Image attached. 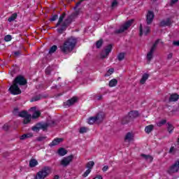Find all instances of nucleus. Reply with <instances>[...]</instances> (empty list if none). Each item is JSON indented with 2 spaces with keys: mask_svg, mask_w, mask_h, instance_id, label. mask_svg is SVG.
<instances>
[{
  "mask_svg": "<svg viewBox=\"0 0 179 179\" xmlns=\"http://www.w3.org/2000/svg\"><path fill=\"white\" fill-rule=\"evenodd\" d=\"M103 99V95L98 96L97 100H101Z\"/></svg>",
  "mask_w": 179,
  "mask_h": 179,
  "instance_id": "obj_62",
  "label": "nucleus"
},
{
  "mask_svg": "<svg viewBox=\"0 0 179 179\" xmlns=\"http://www.w3.org/2000/svg\"><path fill=\"white\" fill-rule=\"evenodd\" d=\"M72 162H73V155H71L63 157L60 161V165H62V167H68V166H69Z\"/></svg>",
  "mask_w": 179,
  "mask_h": 179,
  "instance_id": "obj_7",
  "label": "nucleus"
},
{
  "mask_svg": "<svg viewBox=\"0 0 179 179\" xmlns=\"http://www.w3.org/2000/svg\"><path fill=\"white\" fill-rule=\"evenodd\" d=\"M76 43H78L76 38L71 36L67 38L64 43L59 46L60 50L63 54H70V52L73 51L75 47H76Z\"/></svg>",
  "mask_w": 179,
  "mask_h": 179,
  "instance_id": "obj_2",
  "label": "nucleus"
},
{
  "mask_svg": "<svg viewBox=\"0 0 179 179\" xmlns=\"http://www.w3.org/2000/svg\"><path fill=\"white\" fill-rule=\"evenodd\" d=\"M117 5H118V2H117V0H115L112 2V8H115V6H117Z\"/></svg>",
  "mask_w": 179,
  "mask_h": 179,
  "instance_id": "obj_54",
  "label": "nucleus"
},
{
  "mask_svg": "<svg viewBox=\"0 0 179 179\" xmlns=\"http://www.w3.org/2000/svg\"><path fill=\"white\" fill-rule=\"evenodd\" d=\"M173 45H175L176 47H178L179 46V41H174L173 42Z\"/></svg>",
  "mask_w": 179,
  "mask_h": 179,
  "instance_id": "obj_55",
  "label": "nucleus"
},
{
  "mask_svg": "<svg viewBox=\"0 0 179 179\" xmlns=\"http://www.w3.org/2000/svg\"><path fill=\"white\" fill-rule=\"evenodd\" d=\"M82 1H83V0H81L80 1L76 3V8H78V6H79V5H80V3H82Z\"/></svg>",
  "mask_w": 179,
  "mask_h": 179,
  "instance_id": "obj_61",
  "label": "nucleus"
},
{
  "mask_svg": "<svg viewBox=\"0 0 179 179\" xmlns=\"http://www.w3.org/2000/svg\"><path fill=\"white\" fill-rule=\"evenodd\" d=\"M179 99V95L178 94H172L169 97V101H178Z\"/></svg>",
  "mask_w": 179,
  "mask_h": 179,
  "instance_id": "obj_18",
  "label": "nucleus"
},
{
  "mask_svg": "<svg viewBox=\"0 0 179 179\" xmlns=\"http://www.w3.org/2000/svg\"><path fill=\"white\" fill-rule=\"evenodd\" d=\"M29 115H30V114L27 113V111L22 110V111L20 112L17 117H21L22 118H25L26 117H27Z\"/></svg>",
  "mask_w": 179,
  "mask_h": 179,
  "instance_id": "obj_26",
  "label": "nucleus"
},
{
  "mask_svg": "<svg viewBox=\"0 0 179 179\" xmlns=\"http://www.w3.org/2000/svg\"><path fill=\"white\" fill-rule=\"evenodd\" d=\"M166 122H167V120H161L160 122H159L157 123V126H158V127H162V125H164V124H166Z\"/></svg>",
  "mask_w": 179,
  "mask_h": 179,
  "instance_id": "obj_42",
  "label": "nucleus"
},
{
  "mask_svg": "<svg viewBox=\"0 0 179 179\" xmlns=\"http://www.w3.org/2000/svg\"><path fill=\"white\" fill-rule=\"evenodd\" d=\"M159 43H160V39H157L154 43V44L151 47L150 51L147 54V59H148V61H149V62H150V61H152V59H153V52H155V51H156V48H157V45L159 44Z\"/></svg>",
  "mask_w": 179,
  "mask_h": 179,
  "instance_id": "obj_5",
  "label": "nucleus"
},
{
  "mask_svg": "<svg viewBox=\"0 0 179 179\" xmlns=\"http://www.w3.org/2000/svg\"><path fill=\"white\" fill-rule=\"evenodd\" d=\"M9 125H8V124H5L3 126V129H4V131H8L9 130Z\"/></svg>",
  "mask_w": 179,
  "mask_h": 179,
  "instance_id": "obj_53",
  "label": "nucleus"
},
{
  "mask_svg": "<svg viewBox=\"0 0 179 179\" xmlns=\"http://www.w3.org/2000/svg\"><path fill=\"white\" fill-rule=\"evenodd\" d=\"M113 73H114V69H108V73H109V75H111Z\"/></svg>",
  "mask_w": 179,
  "mask_h": 179,
  "instance_id": "obj_58",
  "label": "nucleus"
},
{
  "mask_svg": "<svg viewBox=\"0 0 179 179\" xmlns=\"http://www.w3.org/2000/svg\"><path fill=\"white\" fill-rule=\"evenodd\" d=\"M40 100V96H35L31 99V103H33V101H38Z\"/></svg>",
  "mask_w": 179,
  "mask_h": 179,
  "instance_id": "obj_51",
  "label": "nucleus"
},
{
  "mask_svg": "<svg viewBox=\"0 0 179 179\" xmlns=\"http://www.w3.org/2000/svg\"><path fill=\"white\" fill-rule=\"evenodd\" d=\"M38 124H36V126H34L32 127V131H34L35 132H37L38 131H40V126H38Z\"/></svg>",
  "mask_w": 179,
  "mask_h": 179,
  "instance_id": "obj_47",
  "label": "nucleus"
},
{
  "mask_svg": "<svg viewBox=\"0 0 179 179\" xmlns=\"http://www.w3.org/2000/svg\"><path fill=\"white\" fill-rule=\"evenodd\" d=\"M177 2H178V0H171V6H173V5H174L175 3H177Z\"/></svg>",
  "mask_w": 179,
  "mask_h": 179,
  "instance_id": "obj_57",
  "label": "nucleus"
},
{
  "mask_svg": "<svg viewBox=\"0 0 179 179\" xmlns=\"http://www.w3.org/2000/svg\"><path fill=\"white\" fill-rule=\"evenodd\" d=\"M40 115H41V113H40V111L38 110H36L32 115L31 118H33V120H36V118H38Z\"/></svg>",
  "mask_w": 179,
  "mask_h": 179,
  "instance_id": "obj_34",
  "label": "nucleus"
},
{
  "mask_svg": "<svg viewBox=\"0 0 179 179\" xmlns=\"http://www.w3.org/2000/svg\"><path fill=\"white\" fill-rule=\"evenodd\" d=\"M153 128H154V126L152 124L146 126L145 128V132H146V134H149L150 132L153 131Z\"/></svg>",
  "mask_w": 179,
  "mask_h": 179,
  "instance_id": "obj_29",
  "label": "nucleus"
},
{
  "mask_svg": "<svg viewBox=\"0 0 179 179\" xmlns=\"http://www.w3.org/2000/svg\"><path fill=\"white\" fill-rule=\"evenodd\" d=\"M118 83V80L117 79L113 78L109 82V86L110 87H114L115 86H117Z\"/></svg>",
  "mask_w": 179,
  "mask_h": 179,
  "instance_id": "obj_27",
  "label": "nucleus"
},
{
  "mask_svg": "<svg viewBox=\"0 0 179 179\" xmlns=\"http://www.w3.org/2000/svg\"><path fill=\"white\" fill-rule=\"evenodd\" d=\"M96 121H97L96 116L91 117L88 119V124H90V125H93V124L96 122Z\"/></svg>",
  "mask_w": 179,
  "mask_h": 179,
  "instance_id": "obj_31",
  "label": "nucleus"
},
{
  "mask_svg": "<svg viewBox=\"0 0 179 179\" xmlns=\"http://www.w3.org/2000/svg\"><path fill=\"white\" fill-rule=\"evenodd\" d=\"M132 139H134V135L132 133L128 132L124 137L125 142H131Z\"/></svg>",
  "mask_w": 179,
  "mask_h": 179,
  "instance_id": "obj_17",
  "label": "nucleus"
},
{
  "mask_svg": "<svg viewBox=\"0 0 179 179\" xmlns=\"http://www.w3.org/2000/svg\"><path fill=\"white\" fill-rule=\"evenodd\" d=\"M111 50H113V46L111 45H108L105 50H102L101 52V58L104 59V58H107L110 52H111Z\"/></svg>",
  "mask_w": 179,
  "mask_h": 179,
  "instance_id": "obj_10",
  "label": "nucleus"
},
{
  "mask_svg": "<svg viewBox=\"0 0 179 179\" xmlns=\"http://www.w3.org/2000/svg\"><path fill=\"white\" fill-rule=\"evenodd\" d=\"M92 172V170L90 169H87L84 174L83 175V177H87L89 176V174H90V173Z\"/></svg>",
  "mask_w": 179,
  "mask_h": 179,
  "instance_id": "obj_46",
  "label": "nucleus"
},
{
  "mask_svg": "<svg viewBox=\"0 0 179 179\" xmlns=\"http://www.w3.org/2000/svg\"><path fill=\"white\" fill-rule=\"evenodd\" d=\"M62 141H64L63 138H55L49 144V146H50V148H52V146H57V145H59Z\"/></svg>",
  "mask_w": 179,
  "mask_h": 179,
  "instance_id": "obj_14",
  "label": "nucleus"
},
{
  "mask_svg": "<svg viewBox=\"0 0 179 179\" xmlns=\"http://www.w3.org/2000/svg\"><path fill=\"white\" fill-rule=\"evenodd\" d=\"M13 83L17 85L18 86H24V85H27V80L24 79L23 76H17L14 80L13 81Z\"/></svg>",
  "mask_w": 179,
  "mask_h": 179,
  "instance_id": "obj_9",
  "label": "nucleus"
},
{
  "mask_svg": "<svg viewBox=\"0 0 179 179\" xmlns=\"http://www.w3.org/2000/svg\"><path fill=\"white\" fill-rule=\"evenodd\" d=\"M107 170H108V166H104L103 168H102V171H103V173H106V171H107Z\"/></svg>",
  "mask_w": 179,
  "mask_h": 179,
  "instance_id": "obj_56",
  "label": "nucleus"
},
{
  "mask_svg": "<svg viewBox=\"0 0 179 179\" xmlns=\"http://www.w3.org/2000/svg\"><path fill=\"white\" fill-rule=\"evenodd\" d=\"M132 23H134V20L127 21L122 25L119 29L115 31V34H121V33H124L125 30H128V29L132 26Z\"/></svg>",
  "mask_w": 179,
  "mask_h": 179,
  "instance_id": "obj_4",
  "label": "nucleus"
},
{
  "mask_svg": "<svg viewBox=\"0 0 179 179\" xmlns=\"http://www.w3.org/2000/svg\"><path fill=\"white\" fill-rule=\"evenodd\" d=\"M169 153H176V148H174V146L171 147L169 150Z\"/></svg>",
  "mask_w": 179,
  "mask_h": 179,
  "instance_id": "obj_52",
  "label": "nucleus"
},
{
  "mask_svg": "<svg viewBox=\"0 0 179 179\" xmlns=\"http://www.w3.org/2000/svg\"><path fill=\"white\" fill-rule=\"evenodd\" d=\"M46 123L48 127H55V125H57V123H55V121L54 120H49Z\"/></svg>",
  "mask_w": 179,
  "mask_h": 179,
  "instance_id": "obj_37",
  "label": "nucleus"
},
{
  "mask_svg": "<svg viewBox=\"0 0 179 179\" xmlns=\"http://www.w3.org/2000/svg\"><path fill=\"white\" fill-rule=\"evenodd\" d=\"M21 54H22V52L20 50L13 52V55L15 57H20L21 55Z\"/></svg>",
  "mask_w": 179,
  "mask_h": 179,
  "instance_id": "obj_43",
  "label": "nucleus"
},
{
  "mask_svg": "<svg viewBox=\"0 0 179 179\" xmlns=\"http://www.w3.org/2000/svg\"><path fill=\"white\" fill-rule=\"evenodd\" d=\"M45 139H47L46 136H39L36 138V141H38V142H43V141H45Z\"/></svg>",
  "mask_w": 179,
  "mask_h": 179,
  "instance_id": "obj_41",
  "label": "nucleus"
},
{
  "mask_svg": "<svg viewBox=\"0 0 179 179\" xmlns=\"http://www.w3.org/2000/svg\"><path fill=\"white\" fill-rule=\"evenodd\" d=\"M173 58V53H169L168 55L167 59H171Z\"/></svg>",
  "mask_w": 179,
  "mask_h": 179,
  "instance_id": "obj_59",
  "label": "nucleus"
},
{
  "mask_svg": "<svg viewBox=\"0 0 179 179\" xmlns=\"http://www.w3.org/2000/svg\"><path fill=\"white\" fill-rule=\"evenodd\" d=\"M140 34L139 36L141 37V36H143V27L142 26V24H140Z\"/></svg>",
  "mask_w": 179,
  "mask_h": 179,
  "instance_id": "obj_49",
  "label": "nucleus"
},
{
  "mask_svg": "<svg viewBox=\"0 0 179 179\" xmlns=\"http://www.w3.org/2000/svg\"><path fill=\"white\" fill-rule=\"evenodd\" d=\"M76 101H78V97L73 96V98L64 102V104L66 107H71V106H73V104L76 103Z\"/></svg>",
  "mask_w": 179,
  "mask_h": 179,
  "instance_id": "obj_12",
  "label": "nucleus"
},
{
  "mask_svg": "<svg viewBox=\"0 0 179 179\" xmlns=\"http://www.w3.org/2000/svg\"><path fill=\"white\" fill-rule=\"evenodd\" d=\"M57 153L59 156H65L68 153V150H65L64 148H61L58 150Z\"/></svg>",
  "mask_w": 179,
  "mask_h": 179,
  "instance_id": "obj_20",
  "label": "nucleus"
},
{
  "mask_svg": "<svg viewBox=\"0 0 179 179\" xmlns=\"http://www.w3.org/2000/svg\"><path fill=\"white\" fill-rule=\"evenodd\" d=\"M38 164V162L37 161V159H31L29 161V167L31 168L36 167V166H37Z\"/></svg>",
  "mask_w": 179,
  "mask_h": 179,
  "instance_id": "obj_22",
  "label": "nucleus"
},
{
  "mask_svg": "<svg viewBox=\"0 0 179 179\" xmlns=\"http://www.w3.org/2000/svg\"><path fill=\"white\" fill-rule=\"evenodd\" d=\"M80 134H86L87 132V127H81L79 130Z\"/></svg>",
  "mask_w": 179,
  "mask_h": 179,
  "instance_id": "obj_40",
  "label": "nucleus"
},
{
  "mask_svg": "<svg viewBox=\"0 0 179 179\" xmlns=\"http://www.w3.org/2000/svg\"><path fill=\"white\" fill-rule=\"evenodd\" d=\"M179 171V160H177L172 164L169 169L167 170L168 174L170 176H173V174H176V173H178Z\"/></svg>",
  "mask_w": 179,
  "mask_h": 179,
  "instance_id": "obj_6",
  "label": "nucleus"
},
{
  "mask_svg": "<svg viewBox=\"0 0 179 179\" xmlns=\"http://www.w3.org/2000/svg\"><path fill=\"white\" fill-rule=\"evenodd\" d=\"M31 121V115H28V116L24 117L23 124H30Z\"/></svg>",
  "mask_w": 179,
  "mask_h": 179,
  "instance_id": "obj_24",
  "label": "nucleus"
},
{
  "mask_svg": "<svg viewBox=\"0 0 179 179\" xmlns=\"http://www.w3.org/2000/svg\"><path fill=\"white\" fill-rule=\"evenodd\" d=\"M139 115V112L138 110H133L131 111L129 113V117H130L131 120H134V118H136Z\"/></svg>",
  "mask_w": 179,
  "mask_h": 179,
  "instance_id": "obj_15",
  "label": "nucleus"
},
{
  "mask_svg": "<svg viewBox=\"0 0 179 179\" xmlns=\"http://www.w3.org/2000/svg\"><path fill=\"white\" fill-rule=\"evenodd\" d=\"M13 113L14 115L18 116L20 112H19V108H14V110Z\"/></svg>",
  "mask_w": 179,
  "mask_h": 179,
  "instance_id": "obj_45",
  "label": "nucleus"
},
{
  "mask_svg": "<svg viewBox=\"0 0 179 179\" xmlns=\"http://www.w3.org/2000/svg\"><path fill=\"white\" fill-rule=\"evenodd\" d=\"M52 71V68H51V67H48V68L45 69V73H46V75H50Z\"/></svg>",
  "mask_w": 179,
  "mask_h": 179,
  "instance_id": "obj_44",
  "label": "nucleus"
},
{
  "mask_svg": "<svg viewBox=\"0 0 179 179\" xmlns=\"http://www.w3.org/2000/svg\"><path fill=\"white\" fill-rule=\"evenodd\" d=\"M8 90L10 93H11V94H14V95L20 94L22 93V90L19 87V85L17 84H15L13 82V85L10 87Z\"/></svg>",
  "mask_w": 179,
  "mask_h": 179,
  "instance_id": "obj_8",
  "label": "nucleus"
},
{
  "mask_svg": "<svg viewBox=\"0 0 179 179\" xmlns=\"http://www.w3.org/2000/svg\"><path fill=\"white\" fill-rule=\"evenodd\" d=\"M103 45V39H100L96 41V48H100Z\"/></svg>",
  "mask_w": 179,
  "mask_h": 179,
  "instance_id": "obj_39",
  "label": "nucleus"
},
{
  "mask_svg": "<svg viewBox=\"0 0 179 179\" xmlns=\"http://www.w3.org/2000/svg\"><path fill=\"white\" fill-rule=\"evenodd\" d=\"M5 41H10L12 40V36L10 35H7L4 37Z\"/></svg>",
  "mask_w": 179,
  "mask_h": 179,
  "instance_id": "obj_50",
  "label": "nucleus"
},
{
  "mask_svg": "<svg viewBox=\"0 0 179 179\" xmlns=\"http://www.w3.org/2000/svg\"><path fill=\"white\" fill-rule=\"evenodd\" d=\"M172 23L173 22H171V19L167 18L166 20L161 21L159 26H161V27H164L166 26H171Z\"/></svg>",
  "mask_w": 179,
  "mask_h": 179,
  "instance_id": "obj_13",
  "label": "nucleus"
},
{
  "mask_svg": "<svg viewBox=\"0 0 179 179\" xmlns=\"http://www.w3.org/2000/svg\"><path fill=\"white\" fill-rule=\"evenodd\" d=\"M57 50H58V47L55 45H52L49 50V54H54Z\"/></svg>",
  "mask_w": 179,
  "mask_h": 179,
  "instance_id": "obj_33",
  "label": "nucleus"
},
{
  "mask_svg": "<svg viewBox=\"0 0 179 179\" xmlns=\"http://www.w3.org/2000/svg\"><path fill=\"white\" fill-rule=\"evenodd\" d=\"M173 129H174V127L171 124L168 123V131L169 134H171Z\"/></svg>",
  "mask_w": 179,
  "mask_h": 179,
  "instance_id": "obj_38",
  "label": "nucleus"
},
{
  "mask_svg": "<svg viewBox=\"0 0 179 179\" xmlns=\"http://www.w3.org/2000/svg\"><path fill=\"white\" fill-rule=\"evenodd\" d=\"M149 33H150V27L149 26L144 27V29H143L144 35L146 36L147 34H149Z\"/></svg>",
  "mask_w": 179,
  "mask_h": 179,
  "instance_id": "obj_35",
  "label": "nucleus"
},
{
  "mask_svg": "<svg viewBox=\"0 0 179 179\" xmlns=\"http://www.w3.org/2000/svg\"><path fill=\"white\" fill-rule=\"evenodd\" d=\"M31 110H36V107L31 108Z\"/></svg>",
  "mask_w": 179,
  "mask_h": 179,
  "instance_id": "obj_64",
  "label": "nucleus"
},
{
  "mask_svg": "<svg viewBox=\"0 0 179 179\" xmlns=\"http://www.w3.org/2000/svg\"><path fill=\"white\" fill-rule=\"evenodd\" d=\"M148 79H149V74L148 73H144L142 76V78L140 80V83L141 85H145L146 80H148Z\"/></svg>",
  "mask_w": 179,
  "mask_h": 179,
  "instance_id": "obj_19",
  "label": "nucleus"
},
{
  "mask_svg": "<svg viewBox=\"0 0 179 179\" xmlns=\"http://www.w3.org/2000/svg\"><path fill=\"white\" fill-rule=\"evenodd\" d=\"M53 179H59V176L55 175Z\"/></svg>",
  "mask_w": 179,
  "mask_h": 179,
  "instance_id": "obj_63",
  "label": "nucleus"
},
{
  "mask_svg": "<svg viewBox=\"0 0 179 179\" xmlns=\"http://www.w3.org/2000/svg\"><path fill=\"white\" fill-rule=\"evenodd\" d=\"M94 166V162L93 161L89 162L86 165V167L87 169H88V170H92V169H93Z\"/></svg>",
  "mask_w": 179,
  "mask_h": 179,
  "instance_id": "obj_32",
  "label": "nucleus"
},
{
  "mask_svg": "<svg viewBox=\"0 0 179 179\" xmlns=\"http://www.w3.org/2000/svg\"><path fill=\"white\" fill-rule=\"evenodd\" d=\"M17 17V13H13L9 18H8V22H13Z\"/></svg>",
  "mask_w": 179,
  "mask_h": 179,
  "instance_id": "obj_36",
  "label": "nucleus"
},
{
  "mask_svg": "<svg viewBox=\"0 0 179 179\" xmlns=\"http://www.w3.org/2000/svg\"><path fill=\"white\" fill-rule=\"evenodd\" d=\"M117 59L120 62L124 61V59H125V53L124 52L119 53L117 56Z\"/></svg>",
  "mask_w": 179,
  "mask_h": 179,
  "instance_id": "obj_28",
  "label": "nucleus"
},
{
  "mask_svg": "<svg viewBox=\"0 0 179 179\" xmlns=\"http://www.w3.org/2000/svg\"><path fill=\"white\" fill-rule=\"evenodd\" d=\"M78 15H79V10H76L75 13H73L67 17L66 19H65V16H66V13H63L59 18V20L57 23L56 24V27H59L57 29V32L59 34H62L68 27H69V25L76 19L78 17ZM64 19H65L64 20Z\"/></svg>",
  "mask_w": 179,
  "mask_h": 179,
  "instance_id": "obj_1",
  "label": "nucleus"
},
{
  "mask_svg": "<svg viewBox=\"0 0 179 179\" xmlns=\"http://www.w3.org/2000/svg\"><path fill=\"white\" fill-rule=\"evenodd\" d=\"M32 136H33L32 134L28 133V134H23L22 136H21L20 137V141H24L26 139H29V138H32Z\"/></svg>",
  "mask_w": 179,
  "mask_h": 179,
  "instance_id": "obj_21",
  "label": "nucleus"
},
{
  "mask_svg": "<svg viewBox=\"0 0 179 179\" xmlns=\"http://www.w3.org/2000/svg\"><path fill=\"white\" fill-rule=\"evenodd\" d=\"M95 118H96V121H103V118H104V113H99L96 116Z\"/></svg>",
  "mask_w": 179,
  "mask_h": 179,
  "instance_id": "obj_30",
  "label": "nucleus"
},
{
  "mask_svg": "<svg viewBox=\"0 0 179 179\" xmlns=\"http://www.w3.org/2000/svg\"><path fill=\"white\" fill-rule=\"evenodd\" d=\"M141 157H143L146 162L148 163H152L153 162V157L151 155H146L145 154H141Z\"/></svg>",
  "mask_w": 179,
  "mask_h": 179,
  "instance_id": "obj_16",
  "label": "nucleus"
},
{
  "mask_svg": "<svg viewBox=\"0 0 179 179\" xmlns=\"http://www.w3.org/2000/svg\"><path fill=\"white\" fill-rule=\"evenodd\" d=\"M131 121H132V120L130 119L129 116L128 115L122 118V124L125 125V124H128V122H131Z\"/></svg>",
  "mask_w": 179,
  "mask_h": 179,
  "instance_id": "obj_23",
  "label": "nucleus"
},
{
  "mask_svg": "<svg viewBox=\"0 0 179 179\" xmlns=\"http://www.w3.org/2000/svg\"><path fill=\"white\" fill-rule=\"evenodd\" d=\"M38 127H40V129H43V131H47V128H48V123H43V124H41V123H39L38 124Z\"/></svg>",
  "mask_w": 179,
  "mask_h": 179,
  "instance_id": "obj_25",
  "label": "nucleus"
},
{
  "mask_svg": "<svg viewBox=\"0 0 179 179\" xmlns=\"http://www.w3.org/2000/svg\"><path fill=\"white\" fill-rule=\"evenodd\" d=\"M58 19V15H54L50 19V22H55Z\"/></svg>",
  "mask_w": 179,
  "mask_h": 179,
  "instance_id": "obj_48",
  "label": "nucleus"
},
{
  "mask_svg": "<svg viewBox=\"0 0 179 179\" xmlns=\"http://www.w3.org/2000/svg\"><path fill=\"white\" fill-rule=\"evenodd\" d=\"M51 169L48 166H45L44 169H43L41 171H38L36 173V179H45L47 177H48V175L50 174V171Z\"/></svg>",
  "mask_w": 179,
  "mask_h": 179,
  "instance_id": "obj_3",
  "label": "nucleus"
},
{
  "mask_svg": "<svg viewBox=\"0 0 179 179\" xmlns=\"http://www.w3.org/2000/svg\"><path fill=\"white\" fill-rule=\"evenodd\" d=\"M92 179H103V177L101 176H97L96 177H95Z\"/></svg>",
  "mask_w": 179,
  "mask_h": 179,
  "instance_id": "obj_60",
  "label": "nucleus"
},
{
  "mask_svg": "<svg viewBox=\"0 0 179 179\" xmlns=\"http://www.w3.org/2000/svg\"><path fill=\"white\" fill-rule=\"evenodd\" d=\"M153 19H155V13L152 11H148L146 15V23L147 24H152L153 22Z\"/></svg>",
  "mask_w": 179,
  "mask_h": 179,
  "instance_id": "obj_11",
  "label": "nucleus"
}]
</instances>
